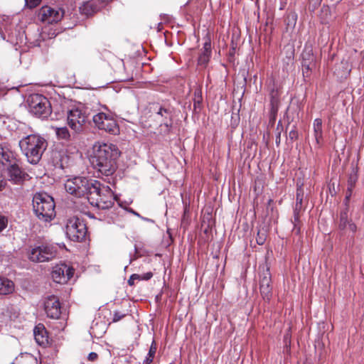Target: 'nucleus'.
Here are the masks:
<instances>
[{
	"label": "nucleus",
	"instance_id": "cd10ccee",
	"mask_svg": "<svg viewBox=\"0 0 364 364\" xmlns=\"http://www.w3.org/2000/svg\"><path fill=\"white\" fill-rule=\"evenodd\" d=\"M202 101H203L202 92L200 89H197L194 92V98H193V106H194L195 109L200 107Z\"/></svg>",
	"mask_w": 364,
	"mask_h": 364
},
{
	"label": "nucleus",
	"instance_id": "6ab92c4d",
	"mask_svg": "<svg viewBox=\"0 0 364 364\" xmlns=\"http://www.w3.org/2000/svg\"><path fill=\"white\" fill-rule=\"evenodd\" d=\"M33 335L36 342L39 346L45 347L48 344V335L43 324L38 323L35 326Z\"/></svg>",
	"mask_w": 364,
	"mask_h": 364
},
{
	"label": "nucleus",
	"instance_id": "393cba45",
	"mask_svg": "<svg viewBox=\"0 0 364 364\" xmlns=\"http://www.w3.org/2000/svg\"><path fill=\"white\" fill-rule=\"evenodd\" d=\"M304 198V190L302 186L297 185L296 189V203L294 208V212H300L302 210V203Z\"/></svg>",
	"mask_w": 364,
	"mask_h": 364
},
{
	"label": "nucleus",
	"instance_id": "473e14b6",
	"mask_svg": "<svg viewBox=\"0 0 364 364\" xmlns=\"http://www.w3.org/2000/svg\"><path fill=\"white\" fill-rule=\"evenodd\" d=\"M314 138H315V144H314V148L316 149H318L321 148V145H322V142H323V134H321V135H314Z\"/></svg>",
	"mask_w": 364,
	"mask_h": 364
},
{
	"label": "nucleus",
	"instance_id": "412c9836",
	"mask_svg": "<svg viewBox=\"0 0 364 364\" xmlns=\"http://www.w3.org/2000/svg\"><path fill=\"white\" fill-rule=\"evenodd\" d=\"M211 55V43L208 38L203 44V50L198 57V64L200 65H206L209 62Z\"/></svg>",
	"mask_w": 364,
	"mask_h": 364
},
{
	"label": "nucleus",
	"instance_id": "79ce46f5",
	"mask_svg": "<svg viewBox=\"0 0 364 364\" xmlns=\"http://www.w3.org/2000/svg\"><path fill=\"white\" fill-rule=\"evenodd\" d=\"M97 358H98V355L95 352H92V353H89V355L87 356L88 360L92 361V362L95 361L97 359Z\"/></svg>",
	"mask_w": 364,
	"mask_h": 364
},
{
	"label": "nucleus",
	"instance_id": "9d476101",
	"mask_svg": "<svg viewBox=\"0 0 364 364\" xmlns=\"http://www.w3.org/2000/svg\"><path fill=\"white\" fill-rule=\"evenodd\" d=\"M64 13V10L60 8L44 6L39 9L38 18L41 22L45 23H55L63 18Z\"/></svg>",
	"mask_w": 364,
	"mask_h": 364
},
{
	"label": "nucleus",
	"instance_id": "a19ab883",
	"mask_svg": "<svg viewBox=\"0 0 364 364\" xmlns=\"http://www.w3.org/2000/svg\"><path fill=\"white\" fill-rule=\"evenodd\" d=\"M356 177L355 176H350L349 178V180H348V188H351V189L353 188L354 187V184L356 182Z\"/></svg>",
	"mask_w": 364,
	"mask_h": 364
},
{
	"label": "nucleus",
	"instance_id": "4c0bfd02",
	"mask_svg": "<svg viewBox=\"0 0 364 364\" xmlns=\"http://www.w3.org/2000/svg\"><path fill=\"white\" fill-rule=\"evenodd\" d=\"M298 132L296 129H292L289 132V137L291 141L296 140L298 138Z\"/></svg>",
	"mask_w": 364,
	"mask_h": 364
},
{
	"label": "nucleus",
	"instance_id": "4468645a",
	"mask_svg": "<svg viewBox=\"0 0 364 364\" xmlns=\"http://www.w3.org/2000/svg\"><path fill=\"white\" fill-rule=\"evenodd\" d=\"M271 274L268 268L264 269L259 276L260 294L264 300L269 301L272 296V288L271 287Z\"/></svg>",
	"mask_w": 364,
	"mask_h": 364
},
{
	"label": "nucleus",
	"instance_id": "c03bdc74",
	"mask_svg": "<svg viewBox=\"0 0 364 364\" xmlns=\"http://www.w3.org/2000/svg\"><path fill=\"white\" fill-rule=\"evenodd\" d=\"M6 183L4 181H0V191L4 187Z\"/></svg>",
	"mask_w": 364,
	"mask_h": 364
},
{
	"label": "nucleus",
	"instance_id": "dca6fc26",
	"mask_svg": "<svg viewBox=\"0 0 364 364\" xmlns=\"http://www.w3.org/2000/svg\"><path fill=\"white\" fill-rule=\"evenodd\" d=\"M302 73L304 77H308L313 69L316 68V58L312 49L306 48L301 55Z\"/></svg>",
	"mask_w": 364,
	"mask_h": 364
},
{
	"label": "nucleus",
	"instance_id": "b1692460",
	"mask_svg": "<svg viewBox=\"0 0 364 364\" xmlns=\"http://www.w3.org/2000/svg\"><path fill=\"white\" fill-rule=\"evenodd\" d=\"M14 290V284L12 281L5 278H0V295H6Z\"/></svg>",
	"mask_w": 364,
	"mask_h": 364
},
{
	"label": "nucleus",
	"instance_id": "ea45409f",
	"mask_svg": "<svg viewBox=\"0 0 364 364\" xmlns=\"http://www.w3.org/2000/svg\"><path fill=\"white\" fill-rule=\"evenodd\" d=\"M153 277L152 272H149L146 274H140V280H149Z\"/></svg>",
	"mask_w": 364,
	"mask_h": 364
},
{
	"label": "nucleus",
	"instance_id": "2f4dec72",
	"mask_svg": "<svg viewBox=\"0 0 364 364\" xmlns=\"http://www.w3.org/2000/svg\"><path fill=\"white\" fill-rule=\"evenodd\" d=\"M8 225V218L5 215L0 214V232H1Z\"/></svg>",
	"mask_w": 364,
	"mask_h": 364
},
{
	"label": "nucleus",
	"instance_id": "7c9ffc66",
	"mask_svg": "<svg viewBox=\"0 0 364 364\" xmlns=\"http://www.w3.org/2000/svg\"><path fill=\"white\" fill-rule=\"evenodd\" d=\"M279 109L270 108L269 124L273 126L275 123Z\"/></svg>",
	"mask_w": 364,
	"mask_h": 364
},
{
	"label": "nucleus",
	"instance_id": "72a5a7b5",
	"mask_svg": "<svg viewBox=\"0 0 364 364\" xmlns=\"http://www.w3.org/2000/svg\"><path fill=\"white\" fill-rule=\"evenodd\" d=\"M126 316V314L122 313L120 311H114L112 322H117L124 318Z\"/></svg>",
	"mask_w": 364,
	"mask_h": 364
},
{
	"label": "nucleus",
	"instance_id": "9b49d317",
	"mask_svg": "<svg viewBox=\"0 0 364 364\" xmlns=\"http://www.w3.org/2000/svg\"><path fill=\"white\" fill-rule=\"evenodd\" d=\"M68 124L75 134L81 133L87 122V116L79 109H73L68 112Z\"/></svg>",
	"mask_w": 364,
	"mask_h": 364
},
{
	"label": "nucleus",
	"instance_id": "6e6552de",
	"mask_svg": "<svg viewBox=\"0 0 364 364\" xmlns=\"http://www.w3.org/2000/svg\"><path fill=\"white\" fill-rule=\"evenodd\" d=\"M57 255L56 248L50 245L41 244L31 247L28 257L33 262H46L53 259Z\"/></svg>",
	"mask_w": 364,
	"mask_h": 364
},
{
	"label": "nucleus",
	"instance_id": "c9c22d12",
	"mask_svg": "<svg viewBox=\"0 0 364 364\" xmlns=\"http://www.w3.org/2000/svg\"><path fill=\"white\" fill-rule=\"evenodd\" d=\"M135 280H140V274H133L128 279L127 283L129 286H133Z\"/></svg>",
	"mask_w": 364,
	"mask_h": 364
},
{
	"label": "nucleus",
	"instance_id": "e433bc0d",
	"mask_svg": "<svg viewBox=\"0 0 364 364\" xmlns=\"http://www.w3.org/2000/svg\"><path fill=\"white\" fill-rule=\"evenodd\" d=\"M265 241V235L264 234L260 233V232H257V242L258 245H262L264 243Z\"/></svg>",
	"mask_w": 364,
	"mask_h": 364
},
{
	"label": "nucleus",
	"instance_id": "2eb2a0df",
	"mask_svg": "<svg viewBox=\"0 0 364 364\" xmlns=\"http://www.w3.org/2000/svg\"><path fill=\"white\" fill-rule=\"evenodd\" d=\"M156 119L160 123V127H165L164 132L168 133L173 124V111L170 108L157 107Z\"/></svg>",
	"mask_w": 364,
	"mask_h": 364
},
{
	"label": "nucleus",
	"instance_id": "c85d7f7f",
	"mask_svg": "<svg viewBox=\"0 0 364 364\" xmlns=\"http://www.w3.org/2000/svg\"><path fill=\"white\" fill-rule=\"evenodd\" d=\"M292 223L294 224L293 231L295 232L296 234H299L300 232V212H294V218L292 220Z\"/></svg>",
	"mask_w": 364,
	"mask_h": 364
},
{
	"label": "nucleus",
	"instance_id": "0eeeda50",
	"mask_svg": "<svg viewBox=\"0 0 364 364\" xmlns=\"http://www.w3.org/2000/svg\"><path fill=\"white\" fill-rule=\"evenodd\" d=\"M65 233L72 241H84L87 234V228L85 221L75 216L68 218L65 225Z\"/></svg>",
	"mask_w": 364,
	"mask_h": 364
},
{
	"label": "nucleus",
	"instance_id": "f257e3e1",
	"mask_svg": "<svg viewBox=\"0 0 364 364\" xmlns=\"http://www.w3.org/2000/svg\"><path fill=\"white\" fill-rule=\"evenodd\" d=\"M120 156L117 146L113 144L96 143L93 146V154L91 164L102 176L107 178V182L111 183L112 176L117 171V160Z\"/></svg>",
	"mask_w": 364,
	"mask_h": 364
},
{
	"label": "nucleus",
	"instance_id": "a878e982",
	"mask_svg": "<svg viewBox=\"0 0 364 364\" xmlns=\"http://www.w3.org/2000/svg\"><path fill=\"white\" fill-rule=\"evenodd\" d=\"M156 349H157L156 343L154 340H153L151 345L150 346L149 350V353H148L147 356L146 357V358L144 360L143 364H150L151 363H152L153 359H154L156 352Z\"/></svg>",
	"mask_w": 364,
	"mask_h": 364
},
{
	"label": "nucleus",
	"instance_id": "5701e85b",
	"mask_svg": "<svg viewBox=\"0 0 364 364\" xmlns=\"http://www.w3.org/2000/svg\"><path fill=\"white\" fill-rule=\"evenodd\" d=\"M14 160V155L7 147L0 144V166H6L8 163H12Z\"/></svg>",
	"mask_w": 364,
	"mask_h": 364
},
{
	"label": "nucleus",
	"instance_id": "37998d69",
	"mask_svg": "<svg viewBox=\"0 0 364 364\" xmlns=\"http://www.w3.org/2000/svg\"><path fill=\"white\" fill-rule=\"evenodd\" d=\"M352 191H353V189H351V188H348L347 192H346V203L348 201L350 197L351 196Z\"/></svg>",
	"mask_w": 364,
	"mask_h": 364
},
{
	"label": "nucleus",
	"instance_id": "de8ad7c7",
	"mask_svg": "<svg viewBox=\"0 0 364 364\" xmlns=\"http://www.w3.org/2000/svg\"><path fill=\"white\" fill-rule=\"evenodd\" d=\"M170 364H174V363H170Z\"/></svg>",
	"mask_w": 364,
	"mask_h": 364
},
{
	"label": "nucleus",
	"instance_id": "f704fd0d",
	"mask_svg": "<svg viewBox=\"0 0 364 364\" xmlns=\"http://www.w3.org/2000/svg\"><path fill=\"white\" fill-rule=\"evenodd\" d=\"M25 1L26 3V5L31 9L36 7L41 2V0H25Z\"/></svg>",
	"mask_w": 364,
	"mask_h": 364
},
{
	"label": "nucleus",
	"instance_id": "20e7f679",
	"mask_svg": "<svg viewBox=\"0 0 364 364\" xmlns=\"http://www.w3.org/2000/svg\"><path fill=\"white\" fill-rule=\"evenodd\" d=\"M88 200L99 209L108 210L114 205L113 193L109 186H102L98 181V185L95 184L92 187Z\"/></svg>",
	"mask_w": 364,
	"mask_h": 364
},
{
	"label": "nucleus",
	"instance_id": "f3484780",
	"mask_svg": "<svg viewBox=\"0 0 364 364\" xmlns=\"http://www.w3.org/2000/svg\"><path fill=\"white\" fill-rule=\"evenodd\" d=\"M7 166L9 180L15 184H18L24 179L25 173L16 164V159L14 157V162L8 163Z\"/></svg>",
	"mask_w": 364,
	"mask_h": 364
},
{
	"label": "nucleus",
	"instance_id": "423d86ee",
	"mask_svg": "<svg viewBox=\"0 0 364 364\" xmlns=\"http://www.w3.org/2000/svg\"><path fill=\"white\" fill-rule=\"evenodd\" d=\"M28 104L30 112L37 117L45 119L52 112L49 100L42 95H31L28 99Z\"/></svg>",
	"mask_w": 364,
	"mask_h": 364
},
{
	"label": "nucleus",
	"instance_id": "f03ea898",
	"mask_svg": "<svg viewBox=\"0 0 364 364\" xmlns=\"http://www.w3.org/2000/svg\"><path fill=\"white\" fill-rule=\"evenodd\" d=\"M19 147L31 164H37L41 161L48 147V141L39 134H29L19 141Z\"/></svg>",
	"mask_w": 364,
	"mask_h": 364
},
{
	"label": "nucleus",
	"instance_id": "f8f14e48",
	"mask_svg": "<svg viewBox=\"0 0 364 364\" xmlns=\"http://www.w3.org/2000/svg\"><path fill=\"white\" fill-rule=\"evenodd\" d=\"M74 272L73 267L65 264H58L53 269L52 279L56 283L65 284L73 277Z\"/></svg>",
	"mask_w": 364,
	"mask_h": 364
},
{
	"label": "nucleus",
	"instance_id": "1a4fd4ad",
	"mask_svg": "<svg viewBox=\"0 0 364 364\" xmlns=\"http://www.w3.org/2000/svg\"><path fill=\"white\" fill-rule=\"evenodd\" d=\"M93 123L99 129L112 134H117L119 132L116 120L112 114L99 112L92 117Z\"/></svg>",
	"mask_w": 364,
	"mask_h": 364
},
{
	"label": "nucleus",
	"instance_id": "c756f323",
	"mask_svg": "<svg viewBox=\"0 0 364 364\" xmlns=\"http://www.w3.org/2000/svg\"><path fill=\"white\" fill-rule=\"evenodd\" d=\"M314 136L323 134L322 120L320 118L314 119L313 123Z\"/></svg>",
	"mask_w": 364,
	"mask_h": 364
},
{
	"label": "nucleus",
	"instance_id": "a18cd8bd",
	"mask_svg": "<svg viewBox=\"0 0 364 364\" xmlns=\"http://www.w3.org/2000/svg\"><path fill=\"white\" fill-rule=\"evenodd\" d=\"M280 135H281V133L280 132L278 133V135L277 136V142L279 141L280 140Z\"/></svg>",
	"mask_w": 364,
	"mask_h": 364
},
{
	"label": "nucleus",
	"instance_id": "ddd939ff",
	"mask_svg": "<svg viewBox=\"0 0 364 364\" xmlns=\"http://www.w3.org/2000/svg\"><path fill=\"white\" fill-rule=\"evenodd\" d=\"M44 310L47 316L53 319H58L61 314V306L59 299L54 296H48L44 301Z\"/></svg>",
	"mask_w": 364,
	"mask_h": 364
},
{
	"label": "nucleus",
	"instance_id": "49530a36",
	"mask_svg": "<svg viewBox=\"0 0 364 364\" xmlns=\"http://www.w3.org/2000/svg\"><path fill=\"white\" fill-rule=\"evenodd\" d=\"M100 1H102V3H103V2H108V1H109L110 0H100Z\"/></svg>",
	"mask_w": 364,
	"mask_h": 364
},
{
	"label": "nucleus",
	"instance_id": "bb28decb",
	"mask_svg": "<svg viewBox=\"0 0 364 364\" xmlns=\"http://www.w3.org/2000/svg\"><path fill=\"white\" fill-rule=\"evenodd\" d=\"M350 223V220L348 218V213L347 209L342 211L340 213L339 222H338V228L340 230H345L347 228V226Z\"/></svg>",
	"mask_w": 364,
	"mask_h": 364
},
{
	"label": "nucleus",
	"instance_id": "58836bf2",
	"mask_svg": "<svg viewBox=\"0 0 364 364\" xmlns=\"http://www.w3.org/2000/svg\"><path fill=\"white\" fill-rule=\"evenodd\" d=\"M347 228L352 232H355L356 230H357V226L355 225V224L351 220H350V223H348V225Z\"/></svg>",
	"mask_w": 364,
	"mask_h": 364
},
{
	"label": "nucleus",
	"instance_id": "4be33fe9",
	"mask_svg": "<svg viewBox=\"0 0 364 364\" xmlns=\"http://www.w3.org/2000/svg\"><path fill=\"white\" fill-rule=\"evenodd\" d=\"M53 129L55 131L58 139L63 140L66 142L73 140L77 134L75 132H73V134H71L66 127H53Z\"/></svg>",
	"mask_w": 364,
	"mask_h": 364
},
{
	"label": "nucleus",
	"instance_id": "aec40b11",
	"mask_svg": "<svg viewBox=\"0 0 364 364\" xmlns=\"http://www.w3.org/2000/svg\"><path fill=\"white\" fill-rule=\"evenodd\" d=\"M97 0H91L84 2L82 6H80V13L89 16L97 12L100 9V6L97 4Z\"/></svg>",
	"mask_w": 364,
	"mask_h": 364
},
{
	"label": "nucleus",
	"instance_id": "a211bd4d",
	"mask_svg": "<svg viewBox=\"0 0 364 364\" xmlns=\"http://www.w3.org/2000/svg\"><path fill=\"white\" fill-rule=\"evenodd\" d=\"M269 87L270 108L279 109L282 88L273 79L270 80Z\"/></svg>",
	"mask_w": 364,
	"mask_h": 364
},
{
	"label": "nucleus",
	"instance_id": "7ed1b4c3",
	"mask_svg": "<svg viewBox=\"0 0 364 364\" xmlns=\"http://www.w3.org/2000/svg\"><path fill=\"white\" fill-rule=\"evenodd\" d=\"M33 207L36 215L42 221L50 222L55 216L54 200L46 193H38L34 195Z\"/></svg>",
	"mask_w": 364,
	"mask_h": 364
},
{
	"label": "nucleus",
	"instance_id": "39448f33",
	"mask_svg": "<svg viewBox=\"0 0 364 364\" xmlns=\"http://www.w3.org/2000/svg\"><path fill=\"white\" fill-rule=\"evenodd\" d=\"M95 184L98 185V181L86 177L77 176L68 179L65 183L66 191L76 197L88 196Z\"/></svg>",
	"mask_w": 364,
	"mask_h": 364
}]
</instances>
